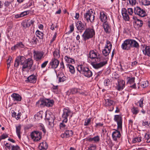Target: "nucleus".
I'll return each mask as SVG.
<instances>
[{"label":"nucleus","mask_w":150,"mask_h":150,"mask_svg":"<svg viewBox=\"0 0 150 150\" xmlns=\"http://www.w3.org/2000/svg\"><path fill=\"white\" fill-rule=\"evenodd\" d=\"M20 62V64L23 65V69L28 67L31 69L33 64V60L31 58L26 59L24 57H18L16 58L14 66L18 67Z\"/></svg>","instance_id":"2"},{"label":"nucleus","mask_w":150,"mask_h":150,"mask_svg":"<svg viewBox=\"0 0 150 150\" xmlns=\"http://www.w3.org/2000/svg\"><path fill=\"white\" fill-rule=\"evenodd\" d=\"M128 13L130 15H132L133 13V10L132 8H128Z\"/></svg>","instance_id":"57"},{"label":"nucleus","mask_w":150,"mask_h":150,"mask_svg":"<svg viewBox=\"0 0 150 150\" xmlns=\"http://www.w3.org/2000/svg\"><path fill=\"white\" fill-rule=\"evenodd\" d=\"M58 27V26L56 24L55 25L54 24H52L51 26L50 29L52 30H54L55 29V28H57Z\"/></svg>","instance_id":"53"},{"label":"nucleus","mask_w":150,"mask_h":150,"mask_svg":"<svg viewBox=\"0 0 150 150\" xmlns=\"http://www.w3.org/2000/svg\"><path fill=\"white\" fill-rule=\"evenodd\" d=\"M55 119V117L52 115V116H50L49 117L46 119V121L48 122L49 125L51 126H54V122Z\"/></svg>","instance_id":"24"},{"label":"nucleus","mask_w":150,"mask_h":150,"mask_svg":"<svg viewBox=\"0 0 150 150\" xmlns=\"http://www.w3.org/2000/svg\"><path fill=\"white\" fill-rule=\"evenodd\" d=\"M34 22L33 20H28L27 22L23 24V27H29L31 25H33Z\"/></svg>","instance_id":"27"},{"label":"nucleus","mask_w":150,"mask_h":150,"mask_svg":"<svg viewBox=\"0 0 150 150\" xmlns=\"http://www.w3.org/2000/svg\"><path fill=\"white\" fill-rule=\"evenodd\" d=\"M33 54L34 59L36 61H40L44 57V53L42 51L34 50Z\"/></svg>","instance_id":"8"},{"label":"nucleus","mask_w":150,"mask_h":150,"mask_svg":"<svg viewBox=\"0 0 150 150\" xmlns=\"http://www.w3.org/2000/svg\"><path fill=\"white\" fill-rule=\"evenodd\" d=\"M8 135L7 134H3L0 137V142L2 139H4L8 137Z\"/></svg>","instance_id":"47"},{"label":"nucleus","mask_w":150,"mask_h":150,"mask_svg":"<svg viewBox=\"0 0 150 150\" xmlns=\"http://www.w3.org/2000/svg\"><path fill=\"white\" fill-rule=\"evenodd\" d=\"M143 125H148L149 126H150V122L149 123L148 121H146L145 122H143Z\"/></svg>","instance_id":"64"},{"label":"nucleus","mask_w":150,"mask_h":150,"mask_svg":"<svg viewBox=\"0 0 150 150\" xmlns=\"http://www.w3.org/2000/svg\"><path fill=\"white\" fill-rule=\"evenodd\" d=\"M28 81L31 83H35L36 82L37 78L34 75H32L28 77Z\"/></svg>","instance_id":"23"},{"label":"nucleus","mask_w":150,"mask_h":150,"mask_svg":"<svg viewBox=\"0 0 150 150\" xmlns=\"http://www.w3.org/2000/svg\"><path fill=\"white\" fill-rule=\"evenodd\" d=\"M48 61H45L44 62H43L41 65V67L42 68H44L47 65V64L48 63Z\"/></svg>","instance_id":"55"},{"label":"nucleus","mask_w":150,"mask_h":150,"mask_svg":"<svg viewBox=\"0 0 150 150\" xmlns=\"http://www.w3.org/2000/svg\"><path fill=\"white\" fill-rule=\"evenodd\" d=\"M11 4V2H10L8 1H5L4 3V6H5L7 7L10 5Z\"/></svg>","instance_id":"60"},{"label":"nucleus","mask_w":150,"mask_h":150,"mask_svg":"<svg viewBox=\"0 0 150 150\" xmlns=\"http://www.w3.org/2000/svg\"><path fill=\"white\" fill-rule=\"evenodd\" d=\"M110 82L109 79H107L105 80L104 84L105 86H108L110 84Z\"/></svg>","instance_id":"48"},{"label":"nucleus","mask_w":150,"mask_h":150,"mask_svg":"<svg viewBox=\"0 0 150 150\" xmlns=\"http://www.w3.org/2000/svg\"><path fill=\"white\" fill-rule=\"evenodd\" d=\"M66 123L65 122H63L62 120V122L60 123L59 127L61 129L65 128L66 127V125L64 123Z\"/></svg>","instance_id":"50"},{"label":"nucleus","mask_w":150,"mask_h":150,"mask_svg":"<svg viewBox=\"0 0 150 150\" xmlns=\"http://www.w3.org/2000/svg\"><path fill=\"white\" fill-rule=\"evenodd\" d=\"M122 14L123 18L126 21H128L129 19V15L127 13V11L125 8H122Z\"/></svg>","instance_id":"17"},{"label":"nucleus","mask_w":150,"mask_h":150,"mask_svg":"<svg viewBox=\"0 0 150 150\" xmlns=\"http://www.w3.org/2000/svg\"><path fill=\"white\" fill-rule=\"evenodd\" d=\"M103 26L105 32L106 33H109L111 30V28L108 22L103 23Z\"/></svg>","instance_id":"19"},{"label":"nucleus","mask_w":150,"mask_h":150,"mask_svg":"<svg viewBox=\"0 0 150 150\" xmlns=\"http://www.w3.org/2000/svg\"><path fill=\"white\" fill-rule=\"evenodd\" d=\"M59 52V50H55L53 53V56L54 57V58L57 59L60 57Z\"/></svg>","instance_id":"31"},{"label":"nucleus","mask_w":150,"mask_h":150,"mask_svg":"<svg viewBox=\"0 0 150 150\" xmlns=\"http://www.w3.org/2000/svg\"><path fill=\"white\" fill-rule=\"evenodd\" d=\"M149 85V83L148 81H143L141 84V86L143 88H145Z\"/></svg>","instance_id":"41"},{"label":"nucleus","mask_w":150,"mask_h":150,"mask_svg":"<svg viewBox=\"0 0 150 150\" xmlns=\"http://www.w3.org/2000/svg\"><path fill=\"white\" fill-rule=\"evenodd\" d=\"M31 137L35 141H38L42 138V133L40 132L35 131L31 134Z\"/></svg>","instance_id":"9"},{"label":"nucleus","mask_w":150,"mask_h":150,"mask_svg":"<svg viewBox=\"0 0 150 150\" xmlns=\"http://www.w3.org/2000/svg\"><path fill=\"white\" fill-rule=\"evenodd\" d=\"M38 41V40L37 39V38L35 37V36L33 37L32 39V42H33V43L35 44H36L37 43V42Z\"/></svg>","instance_id":"52"},{"label":"nucleus","mask_w":150,"mask_h":150,"mask_svg":"<svg viewBox=\"0 0 150 150\" xmlns=\"http://www.w3.org/2000/svg\"><path fill=\"white\" fill-rule=\"evenodd\" d=\"M135 23L139 27H141L142 26L143 21L141 20L137 19Z\"/></svg>","instance_id":"34"},{"label":"nucleus","mask_w":150,"mask_h":150,"mask_svg":"<svg viewBox=\"0 0 150 150\" xmlns=\"http://www.w3.org/2000/svg\"><path fill=\"white\" fill-rule=\"evenodd\" d=\"M129 40L131 48L132 47L137 49L139 48V44L136 40L133 39H129Z\"/></svg>","instance_id":"18"},{"label":"nucleus","mask_w":150,"mask_h":150,"mask_svg":"<svg viewBox=\"0 0 150 150\" xmlns=\"http://www.w3.org/2000/svg\"><path fill=\"white\" fill-rule=\"evenodd\" d=\"M24 47V45L22 42H20L18 43L14 46L12 47H11V49L12 50H15L18 48H23Z\"/></svg>","instance_id":"25"},{"label":"nucleus","mask_w":150,"mask_h":150,"mask_svg":"<svg viewBox=\"0 0 150 150\" xmlns=\"http://www.w3.org/2000/svg\"><path fill=\"white\" fill-rule=\"evenodd\" d=\"M111 50L109 49L107 50L104 49L102 51V52L103 55L105 56H107L108 55L109 53L110 52Z\"/></svg>","instance_id":"37"},{"label":"nucleus","mask_w":150,"mask_h":150,"mask_svg":"<svg viewBox=\"0 0 150 150\" xmlns=\"http://www.w3.org/2000/svg\"><path fill=\"white\" fill-rule=\"evenodd\" d=\"M96 148V147L95 145L91 144L89 147L88 148V149L89 150H95Z\"/></svg>","instance_id":"43"},{"label":"nucleus","mask_w":150,"mask_h":150,"mask_svg":"<svg viewBox=\"0 0 150 150\" xmlns=\"http://www.w3.org/2000/svg\"><path fill=\"white\" fill-rule=\"evenodd\" d=\"M132 112L134 115H137L139 112L138 108L137 107H133L131 109Z\"/></svg>","instance_id":"38"},{"label":"nucleus","mask_w":150,"mask_h":150,"mask_svg":"<svg viewBox=\"0 0 150 150\" xmlns=\"http://www.w3.org/2000/svg\"><path fill=\"white\" fill-rule=\"evenodd\" d=\"M36 35L37 36L39 37L40 38L42 39L44 34L42 32L38 30H37L36 31Z\"/></svg>","instance_id":"36"},{"label":"nucleus","mask_w":150,"mask_h":150,"mask_svg":"<svg viewBox=\"0 0 150 150\" xmlns=\"http://www.w3.org/2000/svg\"><path fill=\"white\" fill-rule=\"evenodd\" d=\"M134 78H132L129 80L128 82L130 84H132L134 82Z\"/></svg>","instance_id":"59"},{"label":"nucleus","mask_w":150,"mask_h":150,"mask_svg":"<svg viewBox=\"0 0 150 150\" xmlns=\"http://www.w3.org/2000/svg\"><path fill=\"white\" fill-rule=\"evenodd\" d=\"M73 132L72 130H66L64 133L61 135V137L62 138L64 137H68L71 135L73 134Z\"/></svg>","instance_id":"22"},{"label":"nucleus","mask_w":150,"mask_h":150,"mask_svg":"<svg viewBox=\"0 0 150 150\" xmlns=\"http://www.w3.org/2000/svg\"><path fill=\"white\" fill-rule=\"evenodd\" d=\"M64 59L65 61L68 63H72L74 62L73 59L67 56H65Z\"/></svg>","instance_id":"35"},{"label":"nucleus","mask_w":150,"mask_h":150,"mask_svg":"<svg viewBox=\"0 0 150 150\" xmlns=\"http://www.w3.org/2000/svg\"><path fill=\"white\" fill-rule=\"evenodd\" d=\"M39 148L40 150H46L48 148L47 144L46 142H43L40 144Z\"/></svg>","instance_id":"20"},{"label":"nucleus","mask_w":150,"mask_h":150,"mask_svg":"<svg viewBox=\"0 0 150 150\" xmlns=\"http://www.w3.org/2000/svg\"><path fill=\"white\" fill-rule=\"evenodd\" d=\"M77 70L81 74L88 78L90 77L92 75V72L89 68L85 67L82 65H79L77 67Z\"/></svg>","instance_id":"5"},{"label":"nucleus","mask_w":150,"mask_h":150,"mask_svg":"<svg viewBox=\"0 0 150 150\" xmlns=\"http://www.w3.org/2000/svg\"><path fill=\"white\" fill-rule=\"evenodd\" d=\"M103 125V123H101L100 122L98 123H96V125L95 126L96 127H98L102 126Z\"/></svg>","instance_id":"63"},{"label":"nucleus","mask_w":150,"mask_h":150,"mask_svg":"<svg viewBox=\"0 0 150 150\" xmlns=\"http://www.w3.org/2000/svg\"><path fill=\"white\" fill-rule=\"evenodd\" d=\"M59 79V81L60 82H63L66 80V77L64 76H58Z\"/></svg>","instance_id":"42"},{"label":"nucleus","mask_w":150,"mask_h":150,"mask_svg":"<svg viewBox=\"0 0 150 150\" xmlns=\"http://www.w3.org/2000/svg\"><path fill=\"white\" fill-rule=\"evenodd\" d=\"M76 26L77 30H80L81 32L85 29V25L81 21H78L76 23Z\"/></svg>","instance_id":"16"},{"label":"nucleus","mask_w":150,"mask_h":150,"mask_svg":"<svg viewBox=\"0 0 150 150\" xmlns=\"http://www.w3.org/2000/svg\"><path fill=\"white\" fill-rule=\"evenodd\" d=\"M84 18L88 22L93 23L95 16L93 14L92 11H88L84 14Z\"/></svg>","instance_id":"7"},{"label":"nucleus","mask_w":150,"mask_h":150,"mask_svg":"<svg viewBox=\"0 0 150 150\" xmlns=\"http://www.w3.org/2000/svg\"><path fill=\"white\" fill-rule=\"evenodd\" d=\"M144 100L143 98H141L139 101L138 102V103L139 104V106L141 107L142 108L143 105V101Z\"/></svg>","instance_id":"45"},{"label":"nucleus","mask_w":150,"mask_h":150,"mask_svg":"<svg viewBox=\"0 0 150 150\" xmlns=\"http://www.w3.org/2000/svg\"><path fill=\"white\" fill-rule=\"evenodd\" d=\"M21 114V113L20 112L16 115V118L17 119V120H18L20 118Z\"/></svg>","instance_id":"62"},{"label":"nucleus","mask_w":150,"mask_h":150,"mask_svg":"<svg viewBox=\"0 0 150 150\" xmlns=\"http://www.w3.org/2000/svg\"><path fill=\"white\" fill-rule=\"evenodd\" d=\"M21 126L19 125L18 126H16V133L19 139L21 138L20 134H21Z\"/></svg>","instance_id":"32"},{"label":"nucleus","mask_w":150,"mask_h":150,"mask_svg":"<svg viewBox=\"0 0 150 150\" xmlns=\"http://www.w3.org/2000/svg\"><path fill=\"white\" fill-rule=\"evenodd\" d=\"M11 61L12 62V57H11L9 56L7 61V64H10Z\"/></svg>","instance_id":"61"},{"label":"nucleus","mask_w":150,"mask_h":150,"mask_svg":"<svg viewBox=\"0 0 150 150\" xmlns=\"http://www.w3.org/2000/svg\"><path fill=\"white\" fill-rule=\"evenodd\" d=\"M114 120L117 123V129L115 130L113 132L112 136L114 141H117V138H120L121 136L120 132L122 130V118L120 115H116L114 116Z\"/></svg>","instance_id":"3"},{"label":"nucleus","mask_w":150,"mask_h":150,"mask_svg":"<svg viewBox=\"0 0 150 150\" xmlns=\"http://www.w3.org/2000/svg\"><path fill=\"white\" fill-rule=\"evenodd\" d=\"M89 57L91 59H95L96 62H100L98 63H92V66L96 69H98L102 67L107 63V61L103 58L100 57L99 54H97L93 50L90 51L89 53Z\"/></svg>","instance_id":"1"},{"label":"nucleus","mask_w":150,"mask_h":150,"mask_svg":"<svg viewBox=\"0 0 150 150\" xmlns=\"http://www.w3.org/2000/svg\"><path fill=\"white\" fill-rule=\"evenodd\" d=\"M54 103V101L52 100L41 98L37 102L36 105L37 106L40 107H42L45 106L50 107L53 105Z\"/></svg>","instance_id":"4"},{"label":"nucleus","mask_w":150,"mask_h":150,"mask_svg":"<svg viewBox=\"0 0 150 150\" xmlns=\"http://www.w3.org/2000/svg\"><path fill=\"white\" fill-rule=\"evenodd\" d=\"M11 97L13 98L14 101H21L22 99L21 96L18 94L14 93L11 95Z\"/></svg>","instance_id":"21"},{"label":"nucleus","mask_w":150,"mask_h":150,"mask_svg":"<svg viewBox=\"0 0 150 150\" xmlns=\"http://www.w3.org/2000/svg\"><path fill=\"white\" fill-rule=\"evenodd\" d=\"M143 52L144 55L150 56V46H146Z\"/></svg>","instance_id":"26"},{"label":"nucleus","mask_w":150,"mask_h":150,"mask_svg":"<svg viewBox=\"0 0 150 150\" xmlns=\"http://www.w3.org/2000/svg\"><path fill=\"white\" fill-rule=\"evenodd\" d=\"M100 18L103 23L108 22V17L107 13L104 11L100 12Z\"/></svg>","instance_id":"15"},{"label":"nucleus","mask_w":150,"mask_h":150,"mask_svg":"<svg viewBox=\"0 0 150 150\" xmlns=\"http://www.w3.org/2000/svg\"><path fill=\"white\" fill-rule=\"evenodd\" d=\"M67 68L69 69V71L71 74H74L75 73V70L74 66L68 64H67Z\"/></svg>","instance_id":"29"},{"label":"nucleus","mask_w":150,"mask_h":150,"mask_svg":"<svg viewBox=\"0 0 150 150\" xmlns=\"http://www.w3.org/2000/svg\"><path fill=\"white\" fill-rule=\"evenodd\" d=\"M105 102L104 105L105 106H109L113 105V101L109 99H105Z\"/></svg>","instance_id":"30"},{"label":"nucleus","mask_w":150,"mask_h":150,"mask_svg":"<svg viewBox=\"0 0 150 150\" xmlns=\"http://www.w3.org/2000/svg\"><path fill=\"white\" fill-rule=\"evenodd\" d=\"M88 140L89 142L94 141L95 143H97L99 141L100 139L99 136H96L92 138H88Z\"/></svg>","instance_id":"28"},{"label":"nucleus","mask_w":150,"mask_h":150,"mask_svg":"<svg viewBox=\"0 0 150 150\" xmlns=\"http://www.w3.org/2000/svg\"><path fill=\"white\" fill-rule=\"evenodd\" d=\"M78 92V89L76 88H73L71 89V92L73 94H75Z\"/></svg>","instance_id":"49"},{"label":"nucleus","mask_w":150,"mask_h":150,"mask_svg":"<svg viewBox=\"0 0 150 150\" xmlns=\"http://www.w3.org/2000/svg\"><path fill=\"white\" fill-rule=\"evenodd\" d=\"M74 25L73 24H72L70 26V30L69 31V32L70 33L72 32L74 30Z\"/></svg>","instance_id":"58"},{"label":"nucleus","mask_w":150,"mask_h":150,"mask_svg":"<svg viewBox=\"0 0 150 150\" xmlns=\"http://www.w3.org/2000/svg\"><path fill=\"white\" fill-rule=\"evenodd\" d=\"M125 81L123 80H118V84H117L116 89L119 91L122 90L125 87Z\"/></svg>","instance_id":"14"},{"label":"nucleus","mask_w":150,"mask_h":150,"mask_svg":"<svg viewBox=\"0 0 150 150\" xmlns=\"http://www.w3.org/2000/svg\"><path fill=\"white\" fill-rule=\"evenodd\" d=\"M29 13V11H24L23 12H22L21 13H20V14L18 15V17H23L28 14Z\"/></svg>","instance_id":"40"},{"label":"nucleus","mask_w":150,"mask_h":150,"mask_svg":"<svg viewBox=\"0 0 150 150\" xmlns=\"http://www.w3.org/2000/svg\"><path fill=\"white\" fill-rule=\"evenodd\" d=\"M129 2L132 6L135 5L136 3V0H129Z\"/></svg>","instance_id":"51"},{"label":"nucleus","mask_w":150,"mask_h":150,"mask_svg":"<svg viewBox=\"0 0 150 150\" xmlns=\"http://www.w3.org/2000/svg\"><path fill=\"white\" fill-rule=\"evenodd\" d=\"M71 113V111L67 109H64V110L63 112L62 116V118L63 122H67L68 120L67 117Z\"/></svg>","instance_id":"11"},{"label":"nucleus","mask_w":150,"mask_h":150,"mask_svg":"<svg viewBox=\"0 0 150 150\" xmlns=\"http://www.w3.org/2000/svg\"><path fill=\"white\" fill-rule=\"evenodd\" d=\"M11 150H20L19 147L18 145L11 146Z\"/></svg>","instance_id":"46"},{"label":"nucleus","mask_w":150,"mask_h":150,"mask_svg":"<svg viewBox=\"0 0 150 150\" xmlns=\"http://www.w3.org/2000/svg\"><path fill=\"white\" fill-rule=\"evenodd\" d=\"M134 12L135 14L141 17H144L147 15L146 13L145 10L138 6L134 8Z\"/></svg>","instance_id":"10"},{"label":"nucleus","mask_w":150,"mask_h":150,"mask_svg":"<svg viewBox=\"0 0 150 150\" xmlns=\"http://www.w3.org/2000/svg\"><path fill=\"white\" fill-rule=\"evenodd\" d=\"M6 146V148H7V149L9 150L10 149L11 147V144H9L8 143H6L5 145Z\"/></svg>","instance_id":"56"},{"label":"nucleus","mask_w":150,"mask_h":150,"mask_svg":"<svg viewBox=\"0 0 150 150\" xmlns=\"http://www.w3.org/2000/svg\"><path fill=\"white\" fill-rule=\"evenodd\" d=\"M139 2L143 5L147 6L150 5V1L147 0H139Z\"/></svg>","instance_id":"33"},{"label":"nucleus","mask_w":150,"mask_h":150,"mask_svg":"<svg viewBox=\"0 0 150 150\" xmlns=\"http://www.w3.org/2000/svg\"><path fill=\"white\" fill-rule=\"evenodd\" d=\"M121 48L124 50H128L131 49L129 39H127L124 41L122 44Z\"/></svg>","instance_id":"13"},{"label":"nucleus","mask_w":150,"mask_h":150,"mask_svg":"<svg viewBox=\"0 0 150 150\" xmlns=\"http://www.w3.org/2000/svg\"><path fill=\"white\" fill-rule=\"evenodd\" d=\"M91 118H89L85 120L84 125L85 126H87L88 125L90 124V122L91 121Z\"/></svg>","instance_id":"44"},{"label":"nucleus","mask_w":150,"mask_h":150,"mask_svg":"<svg viewBox=\"0 0 150 150\" xmlns=\"http://www.w3.org/2000/svg\"><path fill=\"white\" fill-rule=\"evenodd\" d=\"M95 35V32L93 29L88 28L86 29L83 33L82 35V37L84 40L89 39L92 38Z\"/></svg>","instance_id":"6"},{"label":"nucleus","mask_w":150,"mask_h":150,"mask_svg":"<svg viewBox=\"0 0 150 150\" xmlns=\"http://www.w3.org/2000/svg\"><path fill=\"white\" fill-rule=\"evenodd\" d=\"M142 140V137H137L134 138L132 140V142L133 143H135L137 142H140Z\"/></svg>","instance_id":"39"},{"label":"nucleus","mask_w":150,"mask_h":150,"mask_svg":"<svg viewBox=\"0 0 150 150\" xmlns=\"http://www.w3.org/2000/svg\"><path fill=\"white\" fill-rule=\"evenodd\" d=\"M59 64V61L57 59L52 58L50 63L51 68L55 69L57 68Z\"/></svg>","instance_id":"12"},{"label":"nucleus","mask_w":150,"mask_h":150,"mask_svg":"<svg viewBox=\"0 0 150 150\" xmlns=\"http://www.w3.org/2000/svg\"><path fill=\"white\" fill-rule=\"evenodd\" d=\"M150 137V133H146L145 135V138L146 140H148Z\"/></svg>","instance_id":"54"}]
</instances>
